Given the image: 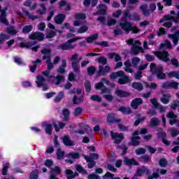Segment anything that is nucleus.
<instances>
[{
	"mask_svg": "<svg viewBox=\"0 0 179 179\" xmlns=\"http://www.w3.org/2000/svg\"><path fill=\"white\" fill-rule=\"evenodd\" d=\"M140 53H144V49L141 46L133 44V46L131 48V54L133 55H137Z\"/></svg>",
	"mask_w": 179,
	"mask_h": 179,
	"instance_id": "f8f14e48",
	"label": "nucleus"
},
{
	"mask_svg": "<svg viewBox=\"0 0 179 179\" xmlns=\"http://www.w3.org/2000/svg\"><path fill=\"white\" fill-rule=\"evenodd\" d=\"M169 38L173 39L174 46H176L179 42V30L176 31L173 34H169Z\"/></svg>",
	"mask_w": 179,
	"mask_h": 179,
	"instance_id": "4be33fe9",
	"label": "nucleus"
},
{
	"mask_svg": "<svg viewBox=\"0 0 179 179\" xmlns=\"http://www.w3.org/2000/svg\"><path fill=\"white\" fill-rule=\"evenodd\" d=\"M9 168H10V164H9V163H6L2 169V171H1L2 176H7L8 170Z\"/></svg>",
	"mask_w": 179,
	"mask_h": 179,
	"instance_id": "37998d69",
	"label": "nucleus"
},
{
	"mask_svg": "<svg viewBox=\"0 0 179 179\" xmlns=\"http://www.w3.org/2000/svg\"><path fill=\"white\" fill-rule=\"evenodd\" d=\"M34 27L31 25H26L22 29V33L26 34L30 33L31 31H33Z\"/></svg>",
	"mask_w": 179,
	"mask_h": 179,
	"instance_id": "c03bdc74",
	"label": "nucleus"
},
{
	"mask_svg": "<svg viewBox=\"0 0 179 179\" xmlns=\"http://www.w3.org/2000/svg\"><path fill=\"white\" fill-rule=\"evenodd\" d=\"M76 20H85L87 19V15L85 13H77L75 15Z\"/></svg>",
	"mask_w": 179,
	"mask_h": 179,
	"instance_id": "338daca9",
	"label": "nucleus"
},
{
	"mask_svg": "<svg viewBox=\"0 0 179 179\" xmlns=\"http://www.w3.org/2000/svg\"><path fill=\"white\" fill-rule=\"evenodd\" d=\"M159 123V120L157 117H152V119L150 120V124L153 127L158 126Z\"/></svg>",
	"mask_w": 179,
	"mask_h": 179,
	"instance_id": "49530a36",
	"label": "nucleus"
},
{
	"mask_svg": "<svg viewBox=\"0 0 179 179\" xmlns=\"http://www.w3.org/2000/svg\"><path fill=\"white\" fill-rule=\"evenodd\" d=\"M76 47V45L74 44H69L68 43H62L57 46V50H62V51H66V50H71L74 49Z\"/></svg>",
	"mask_w": 179,
	"mask_h": 179,
	"instance_id": "1a4fd4ad",
	"label": "nucleus"
},
{
	"mask_svg": "<svg viewBox=\"0 0 179 179\" xmlns=\"http://www.w3.org/2000/svg\"><path fill=\"white\" fill-rule=\"evenodd\" d=\"M106 122L109 125H112L115 123H120L122 122V120L116 119L114 113H109L106 117Z\"/></svg>",
	"mask_w": 179,
	"mask_h": 179,
	"instance_id": "423d86ee",
	"label": "nucleus"
},
{
	"mask_svg": "<svg viewBox=\"0 0 179 179\" xmlns=\"http://www.w3.org/2000/svg\"><path fill=\"white\" fill-rule=\"evenodd\" d=\"M110 136H112L113 139H115V143L116 144H120L122 141V140H124V135L122 133L118 134L110 131Z\"/></svg>",
	"mask_w": 179,
	"mask_h": 179,
	"instance_id": "9b49d317",
	"label": "nucleus"
},
{
	"mask_svg": "<svg viewBox=\"0 0 179 179\" xmlns=\"http://www.w3.org/2000/svg\"><path fill=\"white\" fill-rule=\"evenodd\" d=\"M131 87L134 88L138 92H141L143 90V84L137 82L132 83Z\"/></svg>",
	"mask_w": 179,
	"mask_h": 179,
	"instance_id": "e433bc0d",
	"label": "nucleus"
},
{
	"mask_svg": "<svg viewBox=\"0 0 179 179\" xmlns=\"http://www.w3.org/2000/svg\"><path fill=\"white\" fill-rule=\"evenodd\" d=\"M118 78L117 83L119 85H126L129 82V78L125 76V73L122 70H120L117 72H113L110 74V79L115 80Z\"/></svg>",
	"mask_w": 179,
	"mask_h": 179,
	"instance_id": "7ed1b4c3",
	"label": "nucleus"
},
{
	"mask_svg": "<svg viewBox=\"0 0 179 179\" xmlns=\"http://www.w3.org/2000/svg\"><path fill=\"white\" fill-rule=\"evenodd\" d=\"M42 60H46V64L48 65V70L51 71L53 69V64L51 61V55H43L42 56Z\"/></svg>",
	"mask_w": 179,
	"mask_h": 179,
	"instance_id": "dca6fc26",
	"label": "nucleus"
},
{
	"mask_svg": "<svg viewBox=\"0 0 179 179\" xmlns=\"http://www.w3.org/2000/svg\"><path fill=\"white\" fill-rule=\"evenodd\" d=\"M69 157H71L73 159H80V155L79 152H70L69 154Z\"/></svg>",
	"mask_w": 179,
	"mask_h": 179,
	"instance_id": "680f3d73",
	"label": "nucleus"
},
{
	"mask_svg": "<svg viewBox=\"0 0 179 179\" xmlns=\"http://www.w3.org/2000/svg\"><path fill=\"white\" fill-rule=\"evenodd\" d=\"M64 98V92L63 91H61L59 92V94H57V96L55 98L54 101L55 103H59Z\"/></svg>",
	"mask_w": 179,
	"mask_h": 179,
	"instance_id": "79ce46f5",
	"label": "nucleus"
},
{
	"mask_svg": "<svg viewBox=\"0 0 179 179\" xmlns=\"http://www.w3.org/2000/svg\"><path fill=\"white\" fill-rule=\"evenodd\" d=\"M141 138L138 136H132L131 138V145L134 146V147L138 146L140 145L141 142L138 140H141Z\"/></svg>",
	"mask_w": 179,
	"mask_h": 179,
	"instance_id": "2f4dec72",
	"label": "nucleus"
},
{
	"mask_svg": "<svg viewBox=\"0 0 179 179\" xmlns=\"http://www.w3.org/2000/svg\"><path fill=\"white\" fill-rule=\"evenodd\" d=\"M52 126L55 128V130L56 132H59L60 129H64L66 124L64 122H59V126H58V124L55 122H52Z\"/></svg>",
	"mask_w": 179,
	"mask_h": 179,
	"instance_id": "c85d7f7f",
	"label": "nucleus"
},
{
	"mask_svg": "<svg viewBox=\"0 0 179 179\" xmlns=\"http://www.w3.org/2000/svg\"><path fill=\"white\" fill-rule=\"evenodd\" d=\"M79 64V61H74L71 62V68L75 73H78L80 71V66L78 65Z\"/></svg>",
	"mask_w": 179,
	"mask_h": 179,
	"instance_id": "58836bf2",
	"label": "nucleus"
},
{
	"mask_svg": "<svg viewBox=\"0 0 179 179\" xmlns=\"http://www.w3.org/2000/svg\"><path fill=\"white\" fill-rule=\"evenodd\" d=\"M179 87V83L177 82H164L162 85V88L165 89V90H168V89H171L173 88L174 90H178Z\"/></svg>",
	"mask_w": 179,
	"mask_h": 179,
	"instance_id": "0eeeda50",
	"label": "nucleus"
},
{
	"mask_svg": "<svg viewBox=\"0 0 179 179\" xmlns=\"http://www.w3.org/2000/svg\"><path fill=\"white\" fill-rule=\"evenodd\" d=\"M52 126L53 124H45V131L46 134L49 136H51L52 134Z\"/></svg>",
	"mask_w": 179,
	"mask_h": 179,
	"instance_id": "4c0bfd02",
	"label": "nucleus"
},
{
	"mask_svg": "<svg viewBox=\"0 0 179 179\" xmlns=\"http://www.w3.org/2000/svg\"><path fill=\"white\" fill-rule=\"evenodd\" d=\"M85 87V92L87 93H90V92L92 91V86H91V83L89 80H86L84 83Z\"/></svg>",
	"mask_w": 179,
	"mask_h": 179,
	"instance_id": "3c124183",
	"label": "nucleus"
},
{
	"mask_svg": "<svg viewBox=\"0 0 179 179\" xmlns=\"http://www.w3.org/2000/svg\"><path fill=\"white\" fill-rule=\"evenodd\" d=\"M84 159L86 160L87 162H88L87 164V168L90 169H92L93 167H94L96 164V162L94 160H92V158L88 157V156H87L86 155H83Z\"/></svg>",
	"mask_w": 179,
	"mask_h": 179,
	"instance_id": "aec40b11",
	"label": "nucleus"
},
{
	"mask_svg": "<svg viewBox=\"0 0 179 179\" xmlns=\"http://www.w3.org/2000/svg\"><path fill=\"white\" fill-rule=\"evenodd\" d=\"M146 152V150L142 147L138 148L135 150V153L136 154L137 156H141L145 155Z\"/></svg>",
	"mask_w": 179,
	"mask_h": 179,
	"instance_id": "a18cd8bd",
	"label": "nucleus"
},
{
	"mask_svg": "<svg viewBox=\"0 0 179 179\" xmlns=\"http://www.w3.org/2000/svg\"><path fill=\"white\" fill-rule=\"evenodd\" d=\"M41 63H42V60L39 59H37L36 60L33 61L32 62L33 65L29 66L31 72L35 73L37 69V64H41Z\"/></svg>",
	"mask_w": 179,
	"mask_h": 179,
	"instance_id": "cd10ccee",
	"label": "nucleus"
},
{
	"mask_svg": "<svg viewBox=\"0 0 179 179\" xmlns=\"http://www.w3.org/2000/svg\"><path fill=\"white\" fill-rule=\"evenodd\" d=\"M175 20V17H173V16H171V15H165L164 16L163 18H162L160 20H159V23L162 24L163 22L164 21H171V20Z\"/></svg>",
	"mask_w": 179,
	"mask_h": 179,
	"instance_id": "6e6d98bb",
	"label": "nucleus"
},
{
	"mask_svg": "<svg viewBox=\"0 0 179 179\" xmlns=\"http://www.w3.org/2000/svg\"><path fill=\"white\" fill-rule=\"evenodd\" d=\"M150 172V169L146 166H141V168L137 169L136 174L139 177H142L143 173L149 174Z\"/></svg>",
	"mask_w": 179,
	"mask_h": 179,
	"instance_id": "6ab92c4d",
	"label": "nucleus"
},
{
	"mask_svg": "<svg viewBox=\"0 0 179 179\" xmlns=\"http://www.w3.org/2000/svg\"><path fill=\"white\" fill-rule=\"evenodd\" d=\"M62 113H63V115L64 117V120L65 122H67L69 119V114H70V112H69V109H67V108L64 109L63 111H62Z\"/></svg>",
	"mask_w": 179,
	"mask_h": 179,
	"instance_id": "4d7b16f0",
	"label": "nucleus"
},
{
	"mask_svg": "<svg viewBox=\"0 0 179 179\" xmlns=\"http://www.w3.org/2000/svg\"><path fill=\"white\" fill-rule=\"evenodd\" d=\"M143 103V101L141 98H136L134 99H132L131 102V107L133 109H138L141 105Z\"/></svg>",
	"mask_w": 179,
	"mask_h": 179,
	"instance_id": "ddd939ff",
	"label": "nucleus"
},
{
	"mask_svg": "<svg viewBox=\"0 0 179 179\" xmlns=\"http://www.w3.org/2000/svg\"><path fill=\"white\" fill-rule=\"evenodd\" d=\"M57 159L59 160H61L64 157L65 152L64 151H62L61 148H59L57 149Z\"/></svg>",
	"mask_w": 179,
	"mask_h": 179,
	"instance_id": "ea45409f",
	"label": "nucleus"
},
{
	"mask_svg": "<svg viewBox=\"0 0 179 179\" xmlns=\"http://www.w3.org/2000/svg\"><path fill=\"white\" fill-rule=\"evenodd\" d=\"M65 174L67 175V179H73L77 176H79V173H75L71 169H66L64 171Z\"/></svg>",
	"mask_w": 179,
	"mask_h": 179,
	"instance_id": "393cba45",
	"label": "nucleus"
},
{
	"mask_svg": "<svg viewBox=\"0 0 179 179\" xmlns=\"http://www.w3.org/2000/svg\"><path fill=\"white\" fill-rule=\"evenodd\" d=\"M169 78H176V79L179 80V71H172L169 73L168 74Z\"/></svg>",
	"mask_w": 179,
	"mask_h": 179,
	"instance_id": "e2e57ef3",
	"label": "nucleus"
},
{
	"mask_svg": "<svg viewBox=\"0 0 179 179\" xmlns=\"http://www.w3.org/2000/svg\"><path fill=\"white\" fill-rule=\"evenodd\" d=\"M89 29V27L86 25H83L77 30L78 34L86 33Z\"/></svg>",
	"mask_w": 179,
	"mask_h": 179,
	"instance_id": "0e129e2a",
	"label": "nucleus"
},
{
	"mask_svg": "<svg viewBox=\"0 0 179 179\" xmlns=\"http://www.w3.org/2000/svg\"><path fill=\"white\" fill-rule=\"evenodd\" d=\"M153 54L158 58L160 61H163L166 63L170 62L171 59L169 57V55L168 51H154Z\"/></svg>",
	"mask_w": 179,
	"mask_h": 179,
	"instance_id": "20e7f679",
	"label": "nucleus"
},
{
	"mask_svg": "<svg viewBox=\"0 0 179 179\" xmlns=\"http://www.w3.org/2000/svg\"><path fill=\"white\" fill-rule=\"evenodd\" d=\"M7 31L8 34H10V35H16L17 33V31L16 29H15V27L14 26H10V27H8L7 29Z\"/></svg>",
	"mask_w": 179,
	"mask_h": 179,
	"instance_id": "13d9d810",
	"label": "nucleus"
},
{
	"mask_svg": "<svg viewBox=\"0 0 179 179\" xmlns=\"http://www.w3.org/2000/svg\"><path fill=\"white\" fill-rule=\"evenodd\" d=\"M62 141H63L64 145L66 146H73V141L70 139V137L67 135L63 136Z\"/></svg>",
	"mask_w": 179,
	"mask_h": 179,
	"instance_id": "7c9ffc66",
	"label": "nucleus"
},
{
	"mask_svg": "<svg viewBox=\"0 0 179 179\" xmlns=\"http://www.w3.org/2000/svg\"><path fill=\"white\" fill-rule=\"evenodd\" d=\"M6 9H3L1 10V15H0V22L3 24H4L5 26H8V20L6 18Z\"/></svg>",
	"mask_w": 179,
	"mask_h": 179,
	"instance_id": "412c9836",
	"label": "nucleus"
},
{
	"mask_svg": "<svg viewBox=\"0 0 179 179\" xmlns=\"http://www.w3.org/2000/svg\"><path fill=\"white\" fill-rule=\"evenodd\" d=\"M65 19L66 15L62 13L57 14V15L55 16L54 17L55 22L57 25L62 24L64 22Z\"/></svg>",
	"mask_w": 179,
	"mask_h": 179,
	"instance_id": "2eb2a0df",
	"label": "nucleus"
},
{
	"mask_svg": "<svg viewBox=\"0 0 179 179\" xmlns=\"http://www.w3.org/2000/svg\"><path fill=\"white\" fill-rule=\"evenodd\" d=\"M127 19H129V20H132V15L129 13V10H126L124 13V15L121 19V22L126 23L129 22Z\"/></svg>",
	"mask_w": 179,
	"mask_h": 179,
	"instance_id": "b1692460",
	"label": "nucleus"
},
{
	"mask_svg": "<svg viewBox=\"0 0 179 179\" xmlns=\"http://www.w3.org/2000/svg\"><path fill=\"white\" fill-rule=\"evenodd\" d=\"M118 111H120L122 114H124V115H130L133 113V111L130 108H126L124 106H120L118 108Z\"/></svg>",
	"mask_w": 179,
	"mask_h": 179,
	"instance_id": "c756f323",
	"label": "nucleus"
},
{
	"mask_svg": "<svg viewBox=\"0 0 179 179\" xmlns=\"http://www.w3.org/2000/svg\"><path fill=\"white\" fill-rule=\"evenodd\" d=\"M84 101V98L83 96H80V97H77L76 96H75L73 98V104H79L80 103L83 102Z\"/></svg>",
	"mask_w": 179,
	"mask_h": 179,
	"instance_id": "09e8293b",
	"label": "nucleus"
},
{
	"mask_svg": "<svg viewBox=\"0 0 179 179\" xmlns=\"http://www.w3.org/2000/svg\"><path fill=\"white\" fill-rule=\"evenodd\" d=\"M97 9H98V13L99 15H107L108 8L105 4H103V3L99 4Z\"/></svg>",
	"mask_w": 179,
	"mask_h": 179,
	"instance_id": "5701e85b",
	"label": "nucleus"
},
{
	"mask_svg": "<svg viewBox=\"0 0 179 179\" xmlns=\"http://www.w3.org/2000/svg\"><path fill=\"white\" fill-rule=\"evenodd\" d=\"M159 165L161 167H166V166L168 165V162L167 159H161L159 161Z\"/></svg>",
	"mask_w": 179,
	"mask_h": 179,
	"instance_id": "774afa93",
	"label": "nucleus"
},
{
	"mask_svg": "<svg viewBox=\"0 0 179 179\" xmlns=\"http://www.w3.org/2000/svg\"><path fill=\"white\" fill-rule=\"evenodd\" d=\"M99 35L97 34H93L90 36L87 37L86 41L88 43H92L94 41L97 40Z\"/></svg>",
	"mask_w": 179,
	"mask_h": 179,
	"instance_id": "a19ab883",
	"label": "nucleus"
},
{
	"mask_svg": "<svg viewBox=\"0 0 179 179\" xmlns=\"http://www.w3.org/2000/svg\"><path fill=\"white\" fill-rule=\"evenodd\" d=\"M98 62L99 64H101V65L105 66L108 63V61H107L106 57H105L103 56H101L98 58Z\"/></svg>",
	"mask_w": 179,
	"mask_h": 179,
	"instance_id": "bf43d9fd",
	"label": "nucleus"
},
{
	"mask_svg": "<svg viewBox=\"0 0 179 179\" xmlns=\"http://www.w3.org/2000/svg\"><path fill=\"white\" fill-rule=\"evenodd\" d=\"M124 165L130 167L131 166H139V162H136L134 158L129 159L127 157H124Z\"/></svg>",
	"mask_w": 179,
	"mask_h": 179,
	"instance_id": "4468645a",
	"label": "nucleus"
},
{
	"mask_svg": "<svg viewBox=\"0 0 179 179\" xmlns=\"http://www.w3.org/2000/svg\"><path fill=\"white\" fill-rule=\"evenodd\" d=\"M150 73L155 75L156 78L159 80H164L166 78V75L164 73V68L162 66H157L156 63L150 64Z\"/></svg>",
	"mask_w": 179,
	"mask_h": 179,
	"instance_id": "f03ea898",
	"label": "nucleus"
},
{
	"mask_svg": "<svg viewBox=\"0 0 179 179\" xmlns=\"http://www.w3.org/2000/svg\"><path fill=\"white\" fill-rule=\"evenodd\" d=\"M44 82H45V78L43 76L39 75L37 76L36 84L38 87H43Z\"/></svg>",
	"mask_w": 179,
	"mask_h": 179,
	"instance_id": "c9c22d12",
	"label": "nucleus"
},
{
	"mask_svg": "<svg viewBox=\"0 0 179 179\" xmlns=\"http://www.w3.org/2000/svg\"><path fill=\"white\" fill-rule=\"evenodd\" d=\"M64 6H66L64 8L65 11H70L72 9V7H71V5L69 3H67L66 1L62 0L59 3V8H61Z\"/></svg>",
	"mask_w": 179,
	"mask_h": 179,
	"instance_id": "a878e982",
	"label": "nucleus"
},
{
	"mask_svg": "<svg viewBox=\"0 0 179 179\" xmlns=\"http://www.w3.org/2000/svg\"><path fill=\"white\" fill-rule=\"evenodd\" d=\"M139 9L141 10V12H143V14L144 16H146V17L150 16V12L148 10V4L140 6Z\"/></svg>",
	"mask_w": 179,
	"mask_h": 179,
	"instance_id": "bb28decb",
	"label": "nucleus"
},
{
	"mask_svg": "<svg viewBox=\"0 0 179 179\" xmlns=\"http://www.w3.org/2000/svg\"><path fill=\"white\" fill-rule=\"evenodd\" d=\"M66 66H67L66 60L62 59V64L61 66H59V69H57V72L62 75L65 74Z\"/></svg>",
	"mask_w": 179,
	"mask_h": 179,
	"instance_id": "a211bd4d",
	"label": "nucleus"
},
{
	"mask_svg": "<svg viewBox=\"0 0 179 179\" xmlns=\"http://www.w3.org/2000/svg\"><path fill=\"white\" fill-rule=\"evenodd\" d=\"M141 20V17L138 13L134 12L132 13L131 20L134 22H138V21H140Z\"/></svg>",
	"mask_w": 179,
	"mask_h": 179,
	"instance_id": "de8ad7c7",
	"label": "nucleus"
},
{
	"mask_svg": "<svg viewBox=\"0 0 179 179\" xmlns=\"http://www.w3.org/2000/svg\"><path fill=\"white\" fill-rule=\"evenodd\" d=\"M115 94L117 95V96H118L120 98H128L131 95V93L127 91L116 90Z\"/></svg>",
	"mask_w": 179,
	"mask_h": 179,
	"instance_id": "f3484780",
	"label": "nucleus"
},
{
	"mask_svg": "<svg viewBox=\"0 0 179 179\" xmlns=\"http://www.w3.org/2000/svg\"><path fill=\"white\" fill-rule=\"evenodd\" d=\"M8 39H9V36L8 35L5 34L3 32L0 34V44H3L5 40H8Z\"/></svg>",
	"mask_w": 179,
	"mask_h": 179,
	"instance_id": "5fc2aeb1",
	"label": "nucleus"
},
{
	"mask_svg": "<svg viewBox=\"0 0 179 179\" xmlns=\"http://www.w3.org/2000/svg\"><path fill=\"white\" fill-rule=\"evenodd\" d=\"M45 38V35L42 32L35 31L29 36L30 40H38V41H43Z\"/></svg>",
	"mask_w": 179,
	"mask_h": 179,
	"instance_id": "6e6552de",
	"label": "nucleus"
},
{
	"mask_svg": "<svg viewBox=\"0 0 179 179\" xmlns=\"http://www.w3.org/2000/svg\"><path fill=\"white\" fill-rule=\"evenodd\" d=\"M138 162L141 163H150V157L148 155H141L138 157Z\"/></svg>",
	"mask_w": 179,
	"mask_h": 179,
	"instance_id": "f704fd0d",
	"label": "nucleus"
},
{
	"mask_svg": "<svg viewBox=\"0 0 179 179\" xmlns=\"http://www.w3.org/2000/svg\"><path fill=\"white\" fill-rule=\"evenodd\" d=\"M38 169H34L29 176V179H38Z\"/></svg>",
	"mask_w": 179,
	"mask_h": 179,
	"instance_id": "864d4df0",
	"label": "nucleus"
},
{
	"mask_svg": "<svg viewBox=\"0 0 179 179\" xmlns=\"http://www.w3.org/2000/svg\"><path fill=\"white\" fill-rule=\"evenodd\" d=\"M111 71V68L110 66H105L99 65V71L96 73V78H99L100 76H105L106 75H108Z\"/></svg>",
	"mask_w": 179,
	"mask_h": 179,
	"instance_id": "39448f33",
	"label": "nucleus"
},
{
	"mask_svg": "<svg viewBox=\"0 0 179 179\" xmlns=\"http://www.w3.org/2000/svg\"><path fill=\"white\" fill-rule=\"evenodd\" d=\"M37 44V42H27V43H24L23 42L20 43V47L22 48L29 49L30 47L34 46Z\"/></svg>",
	"mask_w": 179,
	"mask_h": 179,
	"instance_id": "473e14b6",
	"label": "nucleus"
},
{
	"mask_svg": "<svg viewBox=\"0 0 179 179\" xmlns=\"http://www.w3.org/2000/svg\"><path fill=\"white\" fill-rule=\"evenodd\" d=\"M87 74L90 76H92L95 74L96 68L94 66H90L87 69Z\"/></svg>",
	"mask_w": 179,
	"mask_h": 179,
	"instance_id": "69168bd1",
	"label": "nucleus"
},
{
	"mask_svg": "<svg viewBox=\"0 0 179 179\" xmlns=\"http://www.w3.org/2000/svg\"><path fill=\"white\" fill-rule=\"evenodd\" d=\"M119 26L127 34H129L131 30H133V25L131 22H120Z\"/></svg>",
	"mask_w": 179,
	"mask_h": 179,
	"instance_id": "9d476101",
	"label": "nucleus"
},
{
	"mask_svg": "<svg viewBox=\"0 0 179 179\" xmlns=\"http://www.w3.org/2000/svg\"><path fill=\"white\" fill-rule=\"evenodd\" d=\"M95 90H101V94L103 95V99H105L107 101H113V96L111 94V90L103 84V82H99L94 85Z\"/></svg>",
	"mask_w": 179,
	"mask_h": 179,
	"instance_id": "f257e3e1",
	"label": "nucleus"
},
{
	"mask_svg": "<svg viewBox=\"0 0 179 179\" xmlns=\"http://www.w3.org/2000/svg\"><path fill=\"white\" fill-rule=\"evenodd\" d=\"M76 169L77 171H78L80 173H83L85 175H88V172L86 169H83L82 166L80 165H77L76 166Z\"/></svg>",
	"mask_w": 179,
	"mask_h": 179,
	"instance_id": "603ef678",
	"label": "nucleus"
},
{
	"mask_svg": "<svg viewBox=\"0 0 179 179\" xmlns=\"http://www.w3.org/2000/svg\"><path fill=\"white\" fill-rule=\"evenodd\" d=\"M23 13L28 17V19L34 20L38 19V16L37 15H31L29 12L27 10H23Z\"/></svg>",
	"mask_w": 179,
	"mask_h": 179,
	"instance_id": "8fccbe9b",
	"label": "nucleus"
},
{
	"mask_svg": "<svg viewBox=\"0 0 179 179\" xmlns=\"http://www.w3.org/2000/svg\"><path fill=\"white\" fill-rule=\"evenodd\" d=\"M171 97V96L170 94H164L162 98L160 99V101L163 104H168L170 102Z\"/></svg>",
	"mask_w": 179,
	"mask_h": 179,
	"instance_id": "72a5a7b5",
	"label": "nucleus"
},
{
	"mask_svg": "<svg viewBox=\"0 0 179 179\" xmlns=\"http://www.w3.org/2000/svg\"><path fill=\"white\" fill-rule=\"evenodd\" d=\"M57 82L55 83V85H59L61 82H64L65 80V77L58 75L56 76Z\"/></svg>",
	"mask_w": 179,
	"mask_h": 179,
	"instance_id": "052dcab7",
	"label": "nucleus"
}]
</instances>
